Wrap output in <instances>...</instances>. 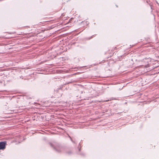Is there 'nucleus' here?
Segmentation results:
<instances>
[{
	"mask_svg": "<svg viewBox=\"0 0 159 159\" xmlns=\"http://www.w3.org/2000/svg\"><path fill=\"white\" fill-rule=\"evenodd\" d=\"M6 143L2 142L0 143V149H4L5 148Z\"/></svg>",
	"mask_w": 159,
	"mask_h": 159,
	"instance_id": "1",
	"label": "nucleus"
},
{
	"mask_svg": "<svg viewBox=\"0 0 159 159\" xmlns=\"http://www.w3.org/2000/svg\"><path fill=\"white\" fill-rule=\"evenodd\" d=\"M145 66H146V67H147L149 66V64H148L147 65H145Z\"/></svg>",
	"mask_w": 159,
	"mask_h": 159,
	"instance_id": "2",
	"label": "nucleus"
},
{
	"mask_svg": "<svg viewBox=\"0 0 159 159\" xmlns=\"http://www.w3.org/2000/svg\"><path fill=\"white\" fill-rule=\"evenodd\" d=\"M147 60H148V61H147V62L148 61H150V59H148Z\"/></svg>",
	"mask_w": 159,
	"mask_h": 159,
	"instance_id": "3",
	"label": "nucleus"
}]
</instances>
